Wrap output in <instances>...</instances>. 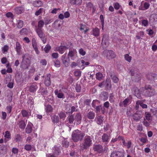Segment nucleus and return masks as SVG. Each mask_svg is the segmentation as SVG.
<instances>
[{"label": "nucleus", "mask_w": 157, "mask_h": 157, "mask_svg": "<svg viewBox=\"0 0 157 157\" xmlns=\"http://www.w3.org/2000/svg\"><path fill=\"white\" fill-rule=\"evenodd\" d=\"M141 94L146 97H151L153 96L155 91L152 86L149 85H146L144 88H140Z\"/></svg>", "instance_id": "nucleus-1"}, {"label": "nucleus", "mask_w": 157, "mask_h": 157, "mask_svg": "<svg viewBox=\"0 0 157 157\" xmlns=\"http://www.w3.org/2000/svg\"><path fill=\"white\" fill-rule=\"evenodd\" d=\"M85 134L83 132L78 129L74 131L71 135L72 140L75 142H77L79 141H81Z\"/></svg>", "instance_id": "nucleus-2"}, {"label": "nucleus", "mask_w": 157, "mask_h": 157, "mask_svg": "<svg viewBox=\"0 0 157 157\" xmlns=\"http://www.w3.org/2000/svg\"><path fill=\"white\" fill-rule=\"evenodd\" d=\"M92 138L89 136H86L83 140L82 145L81 146L82 149H86L88 148L92 144Z\"/></svg>", "instance_id": "nucleus-3"}, {"label": "nucleus", "mask_w": 157, "mask_h": 157, "mask_svg": "<svg viewBox=\"0 0 157 157\" xmlns=\"http://www.w3.org/2000/svg\"><path fill=\"white\" fill-rule=\"evenodd\" d=\"M103 54L108 59H111L114 58L116 55L111 50H105L103 52Z\"/></svg>", "instance_id": "nucleus-4"}, {"label": "nucleus", "mask_w": 157, "mask_h": 157, "mask_svg": "<svg viewBox=\"0 0 157 157\" xmlns=\"http://www.w3.org/2000/svg\"><path fill=\"white\" fill-rule=\"evenodd\" d=\"M35 29L39 36L41 39L43 43L45 44L46 42V40L45 38V34L43 32V29Z\"/></svg>", "instance_id": "nucleus-5"}, {"label": "nucleus", "mask_w": 157, "mask_h": 157, "mask_svg": "<svg viewBox=\"0 0 157 157\" xmlns=\"http://www.w3.org/2000/svg\"><path fill=\"white\" fill-rule=\"evenodd\" d=\"M67 53H65L61 56V59L62 62L66 67H68L69 65L70 59L66 57Z\"/></svg>", "instance_id": "nucleus-6"}, {"label": "nucleus", "mask_w": 157, "mask_h": 157, "mask_svg": "<svg viewBox=\"0 0 157 157\" xmlns=\"http://www.w3.org/2000/svg\"><path fill=\"white\" fill-rule=\"evenodd\" d=\"M76 50L75 49H71L69 48V51L67 54V57L70 58L72 60H74V57L76 53Z\"/></svg>", "instance_id": "nucleus-7"}, {"label": "nucleus", "mask_w": 157, "mask_h": 157, "mask_svg": "<svg viewBox=\"0 0 157 157\" xmlns=\"http://www.w3.org/2000/svg\"><path fill=\"white\" fill-rule=\"evenodd\" d=\"M93 149L94 151H96L99 153H102L103 151V147L100 144L94 145Z\"/></svg>", "instance_id": "nucleus-8"}, {"label": "nucleus", "mask_w": 157, "mask_h": 157, "mask_svg": "<svg viewBox=\"0 0 157 157\" xmlns=\"http://www.w3.org/2000/svg\"><path fill=\"white\" fill-rule=\"evenodd\" d=\"M69 47L67 45L66 46H60L56 48V49L59 53L61 54L64 53L65 51L69 48Z\"/></svg>", "instance_id": "nucleus-9"}, {"label": "nucleus", "mask_w": 157, "mask_h": 157, "mask_svg": "<svg viewBox=\"0 0 157 157\" xmlns=\"http://www.w3.org/2000/svg\"><path fill=\"white\" fill-rule=\"evenodd\" d=\"M132 91L134 95L137 98H139L140 97V94H142L140 90V89L139 90L137 87H134L132 88Z\"/></svg>", "instance_id": "nucleus-10"}, {"label": "nucleus", "mask_w": 157, "mask_h": 157, "mask_svg": "<svg viewBox=\"0 0 157 157\" xmlns=\"http://www.w3.org/2000/svg\"><path fill=\"white\" fill-rule=\"evenodd\" d=\"M130 72L132 76H135L136 78H139L140 77V74L137 73V69L135 67H132L130 70Z\"/></svg>", "instance_id": "nucleus-11"}, {"label": "nucleus", "mask_w": 157, "mask_h": 157, "mask_svg": "<svg viewBox=\"0 0 157 157\" xmlns=\"http://www.w3.org/2000/svg\"><path fill=\"white\" fill-rule=\"evenodd\" d=\"M75 120L74 124H76L77 125H78L80 124L82 120L81 114L80 113H77L75 115Z\"/></svg>", "instance_id": "nucleus-12"}, {"label": "nucleus", "mask_w": 157, "mask_h": 157, "mask_svg": "<svg viewBox=\"0 0 157 157\" xmlns=\"http://www.w3.org/2000/svg\"><path fill=\"white\" fill-rule=\"evenodd\" d=\"M51 75L50 74H48L47 75L44 80V84L46 86H48L51 85V82L50 80Z\"/></svg>", "instance_id": "nucleus-13"}, {"label": "nucleus", "mask_w": 157, "mask_h": 157, "mask_svg": "<svg viewBox=\"0 0 157 157\" xmlns=\"http://www.w3.org/2000/svg\"><path fill=\"white\" fill-rule=\"evenodd\" d=\"M82 3V0H70V4L72 5L79 6Z\"/></svg>", "instance_id": "nucleus-14"}, {"label": "nucleus", "mask_w": 157, "mask_h": 157, "mask_svg": "<svg viewBox=\"0 0 157 157\" xmlns=\"http://www.w3.org/2000/svg\"><path fill=\"white\" fill-rule=\"evenodd\" d=\"M16 47L15 48L17 54L18 55H20L21 54V46L20 43L17 41L16 43Z\"/></svg>", "instance_id": "nucleus-15"}, {"label": "nucleus", "mask_w": 157, "mask_h": 157, "mask_svg": "<svg viewBox=\"0 0 157 157\" xmlns=\"http://www.w3.org/2000/svg\"><path fill=\"white\" fill-rule=\"evenodd\" d=\"M52 151L53 154L56 155H59L60 152V149L56 146H55L52 147Z\"/></svg>", "instance_id": "nucleus-16"}, {"label": "nucleus", "mask_w": 157, "mask_h": 157, "mask_svg": "<svg viewBox=\"0 0 157 157\" xmlns=\"http://www.w3.org/2000/svg\"><path fill=\"white\" fill-rule=\"evenodd\" d=\"M92 33L94 36L95 37L98 36L100 34V30L98 28H93L92 29Z\"/></svg>", "instance_id": "nucleus-17"}, {"label": "nucleus", "mask_w": 157, "mask_h": 157, "mask_svg": "<svg viewBox=\"0 0 157 157\" xmlns=\"http://www.w3.org/2000/svg\"><path fill=\"white\" fill-rule=\"evenodd\" d=\"M105 84V87L107 89H110L111 87V81L109 78H107L106 79Z\"/></svg>", "instance_id": "nucleus-18"}, {"label": "nucleus", "mask_w": 157, "mask_h": 157, "mask_svg": "<svg viewBox=\"0 0 157 157\" xmlns=\"http://www.w3.org/2000/svg\"><path fill=\"white\" fill-rule=\"evenodd\" d=\"M109 136L106 133H104L102 136L101 139L103 142H107L109 141Z\"/></svg>", "instance_id": "nucleus-19"}, {"label": "nucleus", "mask_w": 157, "mask_h": 157, "mask_svg": "<svg viewBox=\"0 0 157 157\" xmlns=\"http://www.w3.org/2000/svg\"><path fill=\"white\" fill-rule=\"evenodd\" d=\"M54 93L57 97L59 98H64L65 97L64 94L62 93L59 92L58 90L56 89L55 90Z\"/></svg>", "instance_id": "nucleus-20"}, {"label": "nucleus", "mask_w": 157, "mask_h": 157, "mask_svg": "<svg viewBox=\"0 0 157 157\" xmlns=\"http://www.w3.org/2000/svg\"><path fill=\"white\" fill-rule=\"evenodd\" d=\"M31 125H32V124L31 123L30 124H29L27 125L26 128H25V132L29 134L32 132L33 128Z\"/></svg>", "instance_id": "nucleus-21"}, {"label": "nucleus", "mask_w": 157, "mask_h": 157, "mask_svg": "<svg viewBox=\"0 0 157 157\" xmlns=\"http://www.w3.org/2000/svg\"><path fill=\"white\" fill-rule=\"evenodd\" d=\"M46 111L47 115H49V113L52 112L53 110V108L50 105H47L45 109Z\"/></svg>", "instance_id": "nucleus-22"}, {"label": "nucleus", "mask_w": 157, "mask_h": 157, "mask_svg": "<svg viewBox=\"0 0 157 157\" xmlns=\"http://www.w3.org/2000/svg\"><path fill=\"white\" fill-rule=\"evenodd\" d=\"M44 21L42 20H40L38 23L37 27L36 26H35V29H42V28L43 26L44 25Z\"/></svg>", "instance_id": "nucleus-23"}, {"label": "nucleus", "mask_w": 157, "mask_h": 157, "mask_svg": "<svg viewBox=\"0 0 157 157\" xmlns=\"http://www.w3.org/2000/svg\"><path fill=\"white\" fill-rule=\"evenodd\" d=\"M15 13L17 14H20L24 12V9L21 7H17L14 9Z\"/></svg>", "instance_id": "nucleus-24"}, {"label": "nucleus", "mask_w": 157, "mask_h": 157, "mask_svg": "<svg viewBox=\"0 0 157 157\" xmlns=\"http://www.w3.org/2000/svg\"><path fill=\"white\" fill-rule=\"evenodd\" d=\"M7 153L6 147L5 146H2L0 147V154L4 155Z\"/></svg>", "instance_id": "nucleus-25"}, {"label": "nucleus", "mask_w": 157, "mask_h": 157, "mask_svg": "<svg viewBox=\"0 0 157 157\" xmlns=\"http://www.w3.org/2000/svg\"><path fill=\"white\" fill-rule=\"evenodd\" d=\"M133 117L134 120L137 121L142 118V116L141 114L136 113L133 115Z\"/></svg>", "instance_id": "nucleus-26"}, {"label": "nucleus", "mask_w": 157, "mask_h": 157, "mask_svg": "<svg viewBox=\"0 0 157 157\" xmlns=\"http://www.w3.org/2000/svg\"><path fill=\"white\" fill-rule=\"evenodd\" d=\"M37 88V85L35 84H34L30 86L29 90L31 92H33L36 91Z\"/></svg>", "instance_id": "nucleus-27"}, {"label": "nucleus", "mask_w": 157, "mask_h": 157, "mask_svg": "<svg viewBox=\"0 0 157 157\" xmlns=\"http://www.w3.org/2000/svg\"><path fill=\"white\" fill-rule=\"evenodd\" d=\"M95 113L93 112L90 111L87 114V117L89 119H93L95 117Z\"/></svg>", "instance_id": "nucleus-28"}, {"label": "nucleus", "mask_w": 157, "mask_h": 157, "mask_svg": "<svg viewBox=\"0 0 157 157\" xmlns=\"http://www.w3.org/2000/svg\"><path fill=\"white\" fill-rule=\"evenodd\" d=\"M19 127L21 129H24L25 127L26 124L25 122L23 120H21L18 123Z\"/></svg>", "instance_id": "nucleus-29"}, {"label": "nucleus", "mask_w": 157, "mask_h": 157, "mask_svg": "<svg viewBox=\"0 0 157 157\" xmlns=\"http://www.w3.org/2000/svg\"><path fill=\"white\" fill-rule=\"evenodd\" d=\"M121 154L120 151L113 152L111 154L110 157H121Z\"/></svg>", "instance_id": "nucleus-30"}, {"label": "nucleus", "mask_w": 157, "mask_h": 157, "mask_svg": "<svg viewBox=\"0 0 157 157\" xmlns=\"http://www.w3.org/2000/svg\"><path fill=\"white\" fill-rule=\"evenodd\" d=\"M53 122L54 123H57L59 121V118L58 116L56 115H54L52 118Z\"/></svg>", "instance_id": "nucleus-31"}, {"label": "nucleus", "mask_w": 157, "mask_h": 157, "mask_svg": "<svg viewBox=\"0 0 157 157\" xmlns=\"http://www.w3.org/2000/svg\"><path fill=\"white\" fill-rule=\"evenodd\" d=\"M38 91L42 95L46 94L48 93L47 90L46 89L43 87H42L40 88V90Z\"/></svg>", "instance_id": "nucleus-32"}, {"label": "nucleus", "mask_w": 157, "mask_h": 157, "mask_svg": "<svg viewBox=\"0 0 157 157\" xmlns=\"http://www.w3.org/2000/svg\"><path fill=\"white\" fill-rule=\"evenodd\" d=\"M17 27L19 29L21 28L23 26L24 22L22 21L19 20L17 21Z\"/></svg>", "instance_id": "nucleus-33"}, {"label": "nucleus", "mask_w": 157, "mask_h": 157, "mask_svg": "<svg viewBox=\"0 0 157 157\" xmlns=\"http://www.w3.org/2000/svg\"><path fill=\"white\" fill-rule=\"evenodd\" d=\"M58 114L60 119H62L63 120H64L65 117H66V114L65 113L62 112H60L58 113Z\"/></svg>", "instance_id": "nucleus-34"}, {"label": "nucleus", "mask_w": 157, "mask_h": 157, "mask_svg": "<svg viewBox=\"0 0 157 157\" xmlns=\"http://www.w3.org/2000/svg\"><path fill=\"white\" fill-rule=\"evenodd\" d=\"M96 78L99 80H101L103 77V75L100 72H98L96 74Z\"/></svg>", "instance_id": "nucleus-35"}, {"label": "nucleus", "mask_w": 157, "mask_h": 157, "mask_svg": "<svg viewBox=\"0 0 157 157\" xmlns=\"http://www.w3.org/2000/svg\"><path fill=\"white\" fill-rule=\"evenodd\" d=\"M67 119L68 120L69 123L71 124H72L73 123L74 120H75L74 116L73 115L69 116L67 117Z\"/></svg>", "instance_id": "nucleus-36"}, {"label": "nucleus", "mask_w": 157, "mask_h": 157, "mask_svg": "<svg viewBox=\"0 0 157 157\" xmlns=\"http://www.w3.org/2000/svg\"><path fill=\"white\" fill-rule=\"evenodd\" d=\"M9 48V47L7 45H5L2 48V52L3 53L5 54L6 52H7Z\"/></svg>", "instance_id": "nucleus-37"}, {"label": "nucleus", "mask_w": 157, "mask_h": 157, "mask_svg": "<svg viewBox=\"0 0 157 157\" xmlns=\"http://www.w3.org/2000/svg\"><path fill=\"white\" fill-rule=\"evenodd\" d=\"M130 101V99L129 98H127L125 99L123 101L124 106V107L127 106L128 105Z\"/></svg>", "instance_id": "nucleus-38"}, {"label": "nucleus", "mask_w": 157, "mask_h": 157, "mask_svg": "<svg viewBox=\"0 0 157 157\" xmlns=\"http://www.w3.org/2000/svg\"><path fill=\"white\" fill-rule=\"evenodd\" d=\"M41 5V2L39 1H35L33 3V5L35 7H40Z\"/></svg>", "instance_id": "nucleus-39"}, {"label": "nucleus", "mask_w": 157, "mask_h": 157, "mask_svg": "<svg viewBox=\"0 0 157 157\" xmlns=\"http://www.w3.org/2000/svg\"><path fill=\"white\" fill-rule=\"evenodd\" d=\"M123 143V145L125 147H126L128 149L130 148L131 145V141H128V142L126 143L125 140H124V144Z\"/></svg>", "instance_id": "nucleus-40"}, {"label": "nucleus", "mask_w": 157, "mask_h": 157, "mask_svg": "<svg viewBox=\"0 0 157 157\" xmlns=\"http://www.w3.org/2000/svg\"><path fill=\"white\" fill-rule=\"evenodd\" d=\"M111 77L114 82L116 83L118 82L119 79L116 76L114 75H111Z\"/></svg>", "instance_id": "nucleus-41"}, {"label": "nucleus", "mask_w": 157, "mask_h": 157, "mask_svg": "<svg viewBox=\"0 0 157 157\" xmlns=\"http://www.w3.org/2000/svg\"><path fill=\"white\" fill-rule=\"evenodd\" d=\"M142 25L144 27H147L148 25V21L147 19H144L142 21Z\"/></svg>", "instance_id": "nucleus-42"}, {"label": "nucleus", "mask_w": 157, "mask_h": 157, "mask_svg": "<svg viewBox=\"0 0 157 157\" xmlns=\"http://www.w3.org/2000/svg\"><path fill=\"white\" fill-rule=\"evenodd\" d=\"M21 113L23 117H26L28 116V112L25 110H21Z\"/></svg>", "instance_id": "nucleus-43"}, {"label": "nucleus", "mask_w": 157, "mask_h": 157, "mask_svg": "<svg viewBox=\"0 0 157 157\" xmlns=\"http://www.w3.org/2000/svg\"><path fill=\"white\" fill-rule=\"evenodd\" d=\"M125 59L129 62H130L132 59V57L130 56L128 54H126L124 55Z\"/></svg>", "instance_id": "nucleus-44"}, {"label": "nucleus", "mask_w": 157, "mask_h": 157, "mask_svg": "<svg viewBox=\"0 0 157 157\" xmlns=\"http://www.w3.org/2000/svg\"><path fill=\"white\" fill-rule=\"evenodd\" d=\"M103 117L101 116L99 117L97 119V123L99 124H101L102 123Z\"/></svg>", "instance_id": "nucleus-45"}, {"label": "nucleus", "mask_w": 157, "mask_h": 157, "mask_svg": "<svg viewBox=\"0 0 157 157\" xmlns=\"http://www.w3.org/2000/svg\"><path fill=\"white\" fill-rule=\"evenodd\" d=\"M28 65L26 64L24 62H22L21 63V67L24 69H25L28 68Z\"/></svg>", "instance_id": "nucleus-46"}, {"label": "nucleus", "mask_w": 157, "mask_h": 157, "mask_svg": "<svg viewBox=\"0 0 157 157\" xmlns=\"http://www.w3.org/2000/svg\"><path fill=\"white\" fill-rule=\"evenodd\" d=\"M51 47L49 45H46L44 49V51L46 53H48L51 49Z\"/></svg>", "instance_id": "nucleus-47"}, {"label": "nucleus", "mask_w": 157, "mask_h": 157, "mask_svg": "<svg viewBox=\"0 0 157 157\" xmlns=\"http://www.w3.org/2000/svg\"><path fill=\"white\" fill-rule=\"evenodd\" d=\"M82 72L79 71H77L74 72V75L75 76L80 77L81 76Z\"/></svg>", "instance_id": "nucleus-48"}, {"label": "nucleus", "mask_w": 157, "mask_h": 157, "mask_svg": "<svg viewBox=\"0 0 157 157\" xmlns=\"http://www.w3.org/2000/svg\"><path fill=\"white\" fill-rule=\"evenodd\" d=\"M43 10V8H40L39 10H38L35 13V15L37 16H38L42 13Z\"/></svg>", "instance_id": "nucleus-49"}, {"label": "nucleus", "mask_w": 157, "mask_h": 157, "mask_svg": "<svg viewBox=\"0 0 157 157\" xmlns=\"http://www.w3.org/2000/svg\"><path fill=\"white\" fill-rule=\"evenodd\" d=\"M55 66L57 67H60V63L59 60L58 59L56 60L55 62Z\"/></svg>", "instance_id": "nucleus-50"}, {"label": "nucleus", "mask_w": 157, "mask_h": 157, "mask_svg": "<svg viewBox=\"0 0 157 157\" xmlns=\"http://www.w3.org/2000/svg\"><path fill=\"white\" fill-rule=\"evenodd\" d=\"M6 138L10 139V132L9 131H6L5 132V134L4 136Z\"/></svg>", "instance_id": "nucleus-51"}, {"label": "nucleus", "mask_w": 157, "mask_h": 157, "mask_svg": "<svg viewBox=\"0 0 157 157\" xmlns=\"http://www.w3.org/2000/svg\"><path fill=\"white\" fill-rule=\"evenodd\" d=\"M78 52L82 56H84L86 53V52L82 48L80 49Z\"/></svg>", "instance_id": "nucleus-52"}, {"label": "nucleus", "mask_w": 157, "mask_h": 157, "mask_svg": "<svg viewBox=\"0 0 157 157\" xmlns=\"http://www.w3.org/2000/svg\"><path fill=\"white\" fill-rule=\"evenodd\" d=\"M15 141L16 142L20 141L21 139V136L17 134L15 136Z\"/></svg>", "instance_id": "nucleus-53"}, {"label": "nucleus", "mask_w": 157, "mask_h": 157, "mask_svg": "<svg viewBox=\"0 0 157 157\" xmlns=\"http://www.w3.org/2000/svg\"><path fill=\"white\" fill-rule=\"evenodd\" d=\"M155 43L157 45L153 44L152 46V49L154 51H155L157 50V40L155 41Z\"/></svg>", "instance_id": "nucleus-54"}, {"label": "nucleus", "mask_w": 157, "mask_h": 157, "mask_svg": "<svg viewBox=\"0 0 157 157\" xmlns=\"http://www.w3.org/2000/svg\"><path fill=\"white\" fill-rule=\"evenodd\" d=\"M93 6V4L90 2H89L86 4V7L88 9L90 10Z\"/></svg>", "instance_id": "nucleus-55"}, {"label": "nucleus", "mask_w": 157, "mask_h": 157, "mask_svg": "<svg viewBox=\"0 0 157 157\" xmlns=\"http://www.w3.org/2000/svg\"><path fill=\"white\" fill-rule=\"evenodd\" d=\"M80 28L79 29L81 31L85 29L87 27L86 25H83L82 24H80L79 25Z\"/></svg>", "instance_id": "nucleus-56"}, {"label": "nucleus", "mask_w": 157, "mask_h": 157, "mask_svg": "<svg viewBox=\"0 0 157 157\" xmlns=\"http://www.w3.org/2000/svg\"><path fill=\"white\" fill-rule=\"evenodd\" d=\"M145 114V117L148 121H149L151 119V115L148 113L146 112Z\"/></svg>", "instance_id": "nucleus-57"}, {"label": "nucleus", "mask_w": 157, "mask_h": 157, "mask_svg": "<svg viewBox=\"0 0 157 157\" xmlns=\"http://www.w3.org/2000/svg\"><path fill=\"white\" fill-rule=\"evenodd\" d=\"M75 90L78 92H80L81 90V87L79 85H77L75 87Z\"/></svg>", "instance_id": "nucleus-58"}, {"label": "nucleus", "mask_w": 157, "mask_h": 157, "mask_svg": "<svg viewBox=\"0 0 157 157\" xmlns=\"http://www.w3.org/2000/svg\"><path fill=\"white\" fill-rule=\"evenodd\" d=\"M114 8L117 10H118L120 7L119 4L118 3H116L113 5Z\"/></svg>", "instance_id": "nucleus-59"}, {"label": "nucleus", "mask_w": 157, "mask_h": 157, "mask_svg": "<svg viewBox=\"0 0 157 157\" xmlns=\"http://www.w3.org/2000/svg\"><path fill=\"white\" fill-rule=\"evenodd\" d=\"M150 6V4L147 2H145L144 4V10L148 9Z\"/></svg>", "instance_id": "nucleus-60"}, {"label": "nucleus", "mask_w": 157, "mask_h": 157, "mask_svg": "<svg viewBox=\"0 0 157 157\" xmlns=\"http://www.w3.org/2000/svg\"><path fill=\"white\" fill-rule=\"evenodd\" d=\"M25 148L27 151H29L31 149L32 147L30 145H26L25 146Z\"/></svg>", "instance_id": "nucleus-61"}, {"label": "nucleus", "mask_w": 157, "mask_h": 157, "mask_svg": "<svg viewBox=\"0 0 157 157\" xmlns=\"http://www.w3.org/2000/svg\"><path fill=\"white\" fill-rule=\"evenodd\" d=\"M62 143L63 146H65L66 147H68L69 145V143L67 141H63Z\"/></svg>", "instance_id": "nucleus-62"}, {"label": "nucleus", "mask_w": 157, "mask_h": 157, "mask_svg": "<svg viewBox=\"0 0 157 157\" xmlns=\"http://www.w3.org/2000/svg\"><path fill=\"white\" fill-rule=\"evenodd\" d=\"M52 56L54 58L56 59L59 56V54L57 53H53L52 54Z\"/></svg>", "instance_id": "nucleus-63"}, {"label": "nucleus", "mask_w": 157, "mask_h": 157, "mask_svg": "<svg viewBox=\"0 0 157 157\" xmlns=\"http://www.w3.org/2000/svg\"><path fill=\"white\" fill-rule=\"evenodd\" d=\"M27 32V29H26L23 28L20 31V33L23 34H25Z\"/></svg>", "instance_id": "nucleus-64"}]
</instances>
